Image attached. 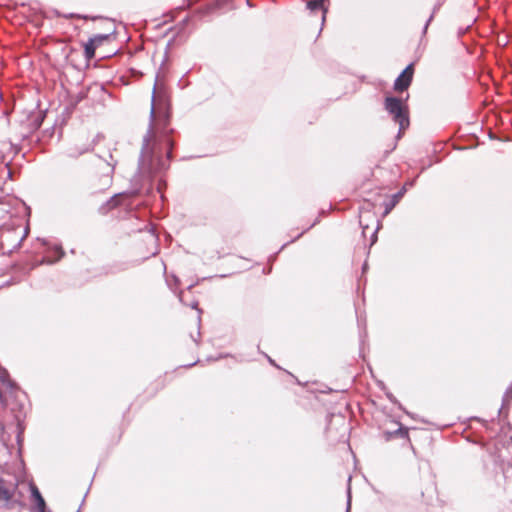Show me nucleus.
I'll return each mask as SVG.
<instances>
[{
  "label": "nucleus",
  "mask_w": 512,
  "mask_h": 512,
  "mask_svg": "<svg viewBox=\"0 0 512 512\" xmlns=\"http://www.w3.org/2000/svg\"><path fill=\"white\" fill-rule=\"evenodd\" d=\"M30 491H31L32 497L36 501L38 509L41 512H43L46 507V504H45L44 498L42 497L38 487L34 483H30Z\"/></svg>",
  "instance_id": "nucleus-11"
},
{
  "label": "nucleus",
  "mask_w": 512,
  "mask_h": 512,
  "mask_svg": "<svg viewBox=\"0 0 512 512\" xmlns=\"http://www.w3.org/2000/svg\"><path fill=\"white\" fill-rule=\"evenodd\" d=\"M3 401H4V397H3L2 392L0 391V402H3Z\"/></svg>",
  "instance_id": "nucleus-19"
},
{
  "label": "nucleus",
  "mask_w": 512,
  "mask_h": 512,
  "mask_svg": "<svg viewBox=\"0 0 512 512\" xmlns=\"http://www.w3.org/2000/svg\"><path fill=\"white\" fill-rule=\"evenodd\" d=\"M401 195H402L401 193H397V194L392 196V199H391L392 207H394L398 203L399 198L401 197Z\"/></svg>",
  "instance_id": "nucleus-16"
},
{
  "label": "nucleus",
  "mask_w": 512,
  "mask_h": 512,
  "mask_svg": "<svg viewBox=\"0 0 512 512\" xmlns=\"http://www.w3.org/2000/svg\"><path fill=\"white\" fill-rule=\"evenodd\" d=\"M391 209H393L392 201L389 204H387V206H386V213H389Z\"/></svg>",
  "instance_id": "nucleus-17"
},
{
  "label": "nucleus",
  "mask_w": 512,
  "mask_h": 512,
  "mask_svg": "<svg viewBox=\"0 0 512 512\" xmlns=\"http://www.w3.org/2000/svg\"><path fill=\"white\" fill-rule=\"evenodd\" d=\"M397 428L393 431H385L383 433L385 439L387 441H390L394 438H400L404 441V443H408L410 441L408 436V430L406 428H403L399 424H397Z\"/></svg>",
  "instance_id": "nucleus-9"
},
{
  "label": "nucleus",
  "mask_w": 512,
  "mask_h": 512,
  "mask_svg": "<svg viewBox=\"0 0 512 512\" xmlns=\"http://www.w3.org/2000/svg\"><path fill=\"white\" fill-rule=\"evenodd\" d=\"M28 231L26 228L3 227L0 229V251L3 253H12L21 246L26 238Z\"/></svg>",
  "instance_id": "nucleus-2"
},
{
  "label": "nucleus",
  "mask_w": 512,
  "mask_h": 512,
  "mask_svg": "<svg viewBox=\"0 0 512 512\" xmlns=\"http://www.w3.org/2000/svg\"><path fill=\"white\" fill-rule=\"evenodd\" d=\"M325 0H311L307 3V8L312 12L320 11L323 14L327 12V8L324 6Z\"/></svg>",
  "instance_id": "nucleus-12"
},
{
  "label": "nucleus",
  "mask_w": 512,
  "mask_h": 512,
  "mask_svg": "<svg viewBox=\"0 0 512 512\" xmlns=\"http://www.w3.org/2000/svg\"><path fill=\"white\" fill-rule=\"evenodd\" d=\"M122 195L121 194H115L113 197H111L106 203L105 205H103L102 209L104 211H108V210H111V209H114L116 208L119 204H120V199H121Z\"/></svg>",
  "instance_id": "nucleus-13"
},
{
  "label": "nucleus",
  "mask_w": 512,
  "mask_h": 512,
  "mask_svg": "<svg viewBox=\"0 0 512 512\" xmlns=\"http://www.w3.org/2000/svg\"><path fill=\"white\" fill-rule=\"evenodd\" d=\"M84 48V56L87 61L92 60L95 57V46L88 40L86 43L83 44Z\"/></svg>",
  "instance_id": "nucleus-14"
},
{
  "label": "nucleus",
  "mask_w": 512,
  "mask_h": 512,
  "mask_svg": "<svg viewBox=\"0 0 512 512\" xmlns=\"http://www.w3.org/2000/svg\"><path fill=\"white\" fill-rule=\"evenodd\" d=\"M413 75L414 65L409 64L395 80L394 90L396 92H403L407 90L412 82Z\"/></svg>",
  "instance_id": "nucleus-6"
},
{
  "label": "nucleus",
  "mask_w": 512,
  "mask_h": 512,
  "mask_svg": "<svg viewBox=\"0 0 512 512\" xmlns=\"http://www.w3.org/2000/svg\"><path fill=\"white\" fill-rule=\"evenodd\" d=\"M109 40L108 35H95L89 39V41L95 46L97 49L101 45H103L106 41Z\"/></svg>",
  "instance_id": "nucleus-15"
},
{
  "label": "nucleus",
  "mask_w": 512,
  "mask_h": 512,
  "mask_svg": "<svg viewBox=\"0 0 512 512\" xmlns=\"http://www.w3.org/2000/svg\"><path fill=\"white\" fill-rule=\"evenodd\" d=\"M437 497V487L434 483H428L424 490L421 491V502L426 505L433 503V500Z\"/></svg>",
  "instance_id": "nucleus-8"
},
{
  "label": "nucleus",
  "mask_w": 512,
  "mask_h": 512,
  "mask_svg": "<svg viewBox=\"0 0 512 512\" xmlns=\"http://www.w3.org/2000/svg\"><path fill=\"white\" fill-rule=\"evenodd\" d=\"M16 489V485H8L7 482L0 478V501L9 502Z\"/></svg>",
  "instance_id": "nucleus-10"
},
{
  "label": "nucleus",
  "mask_w": 512,
  "mask_h": 512,
  "mask_svg": "<svg viewBox=\"0 0 512 512\" xmlns=\"http://www.w3.org/2000/svg\"><path fill=\"white\" fill-rule=\"evenodd\" d=\"M384 106L393 120L399 125V134L404 133L410 125L408 106L403 100L396 97H386Z\"/></svg>",
  "instance_id": "nucleus-3"
},
{
  "label": "nucleus",
  "mask_w": 512,
  "mask_h": 512,
  "mask_svg": "<svg viewBox=\"0 0 512 512\" xmlns=\"http://www.w3.org/2000/svg\"><path fill=\"white\" fill-rule=\"evenodd\" d=\"M171 111L150 113V125L145 138V151L142 165L150 173H156L169 167L173 141L170 128Z\"/></svg>",
  "instance_id": "nucleus-1"
},
{
  "label": "nucleus",
  "mask_w": 512,
  "mask_h": 512,
  "mask_svg": "<svg viewBox=\"0 0 512 512\" xmlns=\"http://www.w3.org/2000/svg\"><path fill=\"white\" fill-rule=\"evenodd\" d=\"M112 184V175L110 170L106 167L105 171L99 175H97L92 183V187L94 193H101L102 191L108 189Z\"/></svg>",
  "instance_id": "nucleus-7"
},
{
  "label": "nucleus",
  "mask_w": 512,
  "mask_h": 512,
  "mask_svg": "<svg viewBox=\"0 0 512 512\" xmlns=\"http://www.w3.org/2000/svg\"><path fill=\"white\" fill-rule=\"evenodd\" d=\"M165 111H171L169 93L163 84H155L150 112L154 114L156 112L164 113Z\"/></svg>",
  "instance_id": "nucleus-5"
},
{
  "label": "nucleus",
  "mask_w": 512,
  "mask_h": 512,
  "mask_svg": "<svg viewBox=\"0 0 512 512\" xmlns=\"http://www.w3.org/2000/svg\"><path fill=\"white\" fill-rule=\"evenodd\" d=\"M368 228H369V227H368V225L363 226V234H364V235L366 234V231L368 230Z\"/></svg>",
  "instance_id": "nucleus-18"
},
{
  "label": "nucleus",
  "mask_w": 512,
  "mask_h": 512,
  "mask_svg": "<svg viewBox=\"0 0 512 512\" xmlns=\"http://www.w3.org/2000/svg\"><path fill=\"white\" fill-rule=\"evenodd\" d=\"M96 144L97 137L95 135L90 133L81 134L67 148L66 157L68 160H75L86 153L93 152Z\"/></svg>",
  "instance_id": "nucleus-4"
}]
</instances>
